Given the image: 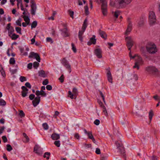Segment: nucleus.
<instances>
[{"label":"nucleus","mask_w":160,"mask_h":160,"mask_svg":"<svg viewBox=\"0 0 160 160\" xmlns=\"http://www.w3.org/2000/svg\"><path fill=\"white\" fill-rule=\"evenodd\" d=\"M133 0H115L110 1V5L118 8H122L130 4Z\"/></svg>","instance_id":"1"},{"label":"nucleus","mask_w":160,"mask_h":160,"mask_svg":"<svg viewBox=\"0 0 160 160\" xmlns=\"http://www.w3.org/2000/svg\"><path fill=\"white\" fill-rule=\"evenodd\" d=\"M146 51L150 54H154L157 52L156 45L153 43L148 42L145 46Z\"/></svg>","instance_id":"2"},{"label":"nucleus","mask_w":160,"mask_h":160,"mask_svg":"<svg viewBox=\"0 0 160 160\" xmlns=\"http://www.w3.org/2000/svg\"><path fill=\"white\" fill-rule=\"evenodd\" d=\"M87 21L88 20L86 18L84 20L83 23L82 25V30L81 31H80L78 32V37L79 40L81 42H82L83 41V38L82 37V35H83V33L85 31L86 28L87 26Z\"/></svg>","instance_id":"3"},{"label":"nucleus","mask_w":160,"mask_h":160,"mask_svg":"<svg viewBox=\"0 0 160 160\" xmlns=\"http://www.w3.org/2000/svg\"><path fill=\"white\" fill-rule=\"evenodd\" d=\"M149 22L151 26L156 23V18L155 12L153 11L149 12Z\"/></svg>","instance_id":"4"},{"label":"nucleus","mask_w":160,"mask_h":160,"mask_svg":"<svg viewBox=\"0 0 160 160\" xmlns=\"http://www.w3.org/2000/svg\"><path fill=\"white\" fill-rule=\"evenodd\" d=\"M102 3L101 9L102 12L104 16H106L107 13V2L106 0H100Z\"/></svg>","instance_id":"5"},{"label":"nucleus","mask_w":160,"mask_h":160,"mask_svg":"<svg viewBox=\"0 0 160 160\" xmlns=\"http://www.w3.org/2000/svg\"><path fill=\"white\" fill-rule=\"evenodd\" d=\"M126 40L127 41V46L128 48V50L131 51V48L133 45L134 42L132 40L130 37H126Z\"/></svg>","instance_id":"6"},{"label":"nucleus","mask_w":160,"mask_h":160,"mask_svg":"<svg viewBox=\"0 0 160 160\" xmlns=\"http://www.w3.org/2000/svg\"><path fill=\"white\" fill-rule=\"evenodd\" d=\"M30 3H31V14L34 15H35V12L37 9L36 4L34 1V0H31Z\"/></svg>","instance_id":"7"},{"label":"nucleus","mask_w":160,"mask_h":160,"mask_svg":"<svg viewBox=\"0 0 160 160\" xmlns=\"http://www.w3.org/2000/svg\"><path fill=\"white\" fill-rule=\"evenodd\" d=\"M146 71L150 73H154L158 71V69L154 67L150 66L147 67L145 68Z\"/></svg>","instance_id":"8"},{"label":"nucleus","mask_w":160,"mask_h":160,"mask_svg":"<svg viewBox=\"0 0 160 160\" xmlns=\"http://www.w3.org/2000/svg\"><path fill=\"white\" fill-rule=\"evenodd\" d=\"M129 56L131 58H135V60L136 61V62L140 64L141 63L142 59L141 57L140 56H138V55H135L133 56H132L131 53V52H130L129 53Z\"/></svg>","instance_id":"9"},{"label":"nucleus","mask_w":160,"mask_h":160,"mask_svg":"<svg viewBox=\"0 0 160 160\" xmlns=\"http://www.w3.org/2000/svg\"><path fill=\"white\" fill-rule=\"evenodd\" d=\"M28 57L29 58H31L34 57L38 62H40L41 59L40 56L39 54L37 53H35L34 52H31Z\"/></svg>","instance_id":"10"},{"label":"nucleus","mask_w":160,"mask_h":160,"mask_svg":"<svg viewBox=\"0 0 160 160\" xmlns=\"http://www.w3.org/2000/svg\"><path fill=\"white\" fill-rule=\"evenodd\" d=\"M61 63L67 69H68L70 72H71V66L65 58H63L61 60Z\"/></svg>","instance_id":"11"},{"label":"nucleus","mask_w":160,"mask_h":160,"mask_svg":"<svg viewBox=\"0 0 160 160\" xmlns=\"http://www.w3.org/2000/svg\"><path fill=\"white\" fill-rule=\"evenodd\" d=\"M94 53L98 58H102V51L101 49L98 48L96 49L94 51Z\"/></svg>","instance_id":"12"},{"label":"nucleus","mask_w":160,"mask_h":160,"mask_svg":"<svg viewBox=\"0 0 160 160\" xmlns=\"http://www.w3.org/2000/svg\"><path fill=\"white\" fill-rule=\"evenodd\" d=\"M84 131L85 133L88 135V138L92 140V142L94 143H96L95 140L92 135V132H88L85 129H84Z\"/></svg>","instance_id":"13"},{"label":"nucleus","mask_w":160,"mask_h":160,"mask_svg":"<svg viewBox=\"0 0 160 160\" xmlns=\"http://www.w3.org/2000/svg\"><path fill=\"white\" fill-rule=\"evenodd\" d=\"M42 150V148L37 145H36L34 147V152L38 155L41 154Z\"/></svg>","instance_id":"14"},{"label":"nucleus","mask_w":160,"mask_h":160,"mask_svg":"<svg viewBox=\"0 0 160 160\" xmlns=\"http://www.w3.org/2000/svg\"><path fill=\"white\" fill-rule=\"evenodd\" d=\"M40 101V97L39 96H37L32 101V103L34 107L37 106L39 103Z\"/></svg>","instance_id":"15"},{"label":"nucleus","mask_w":160,"mask_h":160,"mask_svg":"<svg viewBox=\"0 0 160 160\" xmlns=\"http://www.w3.org/2000/svg\"><path fill=\"white\" fill-rule=\"evenodd\" d=\"M107 75L108 78V80L109 82L112 83V77L110 71V68H108L107 69Z\"/></svg>","instance_id":"16"},{"label":"nucleus","mask_w":160,"mask_h":160,"mask_svg":"<svg viewBox=\"0 0 160 160\" xmlns=\"http://www.w3.org/2000/svg\"><path fill=\"white\" fill-rule=\"evenodd\" d=\"M132 25L130 21L128 22V24L127 28L125 32V34L128 35L129 34L132 29Z\"/></svg>","instance_id":"17"},{"label":"nucleus","mask_w":160,"mask_h":160,"mask_svg":"<svg viewBox=\"0 0 160 160\" xmlns=\"http://www.w3.org/2000/svg\"><path fill=\"white\" fill-rule=\"evenodd\" d=\"M95 36L93 35L92 37L90 38L89 41L88 42V45L90 46L92 44H95L96 43V39H95Z\"/></svg>","instance_id":"18"},{"label":"nucleus","mask_w":160,"mask_h":160,"mask_svg":"<svg viewBox=\"0 0 160 160\" xmlns=\"http://www.w3.org/2000/svg\"><path fill=\"white\" fill-rule=\"evenodd\" d=\"M51 138L53 140H57L60 138V135L56 133H53L51 135Z\"/></svg>","instance_id":"19"},{"label":"nucleus","mask_w":160,"mask_h":160,"mask_svg":"<svg viewBox=\"0 0 160 160\" xmlns=\"http://www.w3.org/2000/svg\"><path fill=\"white\" fill-rule=\"evenodd\" d=\"M99 33L102 38L105 39H106L107 36L104 32L102 31L101 30H99Z\"/></svg>","instance_id":"20"},{"label":"nucleus","mask_w":160,"mask_h":160,"mask_svg":"<svg viewBox=\"0 0 160 160\" xmlns=\"http://www.w3.org/2000/svg\"><path fill=\"white\" fill-rule=\"evenodd\" d=\"M39 76L45 78L46 77L45 72L43 70H41L38 72Z\"/></svg>","instance_id":"21"},{"label":"nucleus","mask_w":160,"mask_h":160,"mask_svg":"<svg viewBox=\"0 0 160 160\" xmlns=\"http://www.w3.org/2000/svg\"><path fill=\"white\" fill-rule=\"evenodd\" d=\"M62 33L63 35L65 37H67L69 36L67 29L66 28H63L62 30Z\"/></svg>","instance_id":"22"},{"label":"nucleus","mask_w":160,"mask_h":160,"mask_svg":"<svg viewBox=\"0 0 160 160\" xmlns=\"http://www.w3.org/2000/svg\"><path fill=\"white\" fill-rule=\"evenodd\" d=\"M22 134L23 137L25 138V140L23 141V142L26 143L28 142L29 141V139L28 136L25 133H23Z\"/></svg>","instance_id":"23"},{"label":"nucleus","mask_w":160,"mask_h":160,"mask_svg":"<svg viewBox=\"0 0 160 160\" xmlns=\"http://www.w3.org/2000/svg\"><path fill=\"white\" fill-rule=\"evenodd\" d=\"M12 40H16L19 37V35L13 33L9 36Z\"/></svg>","instance_id":"24"},{"label":"nucleus","mask_w":160,"mask_h":160,"mask_svg":"<svg viewBox=\"0 0 160 160\" xmlns=\"http://www.w3.org/2000/svg\"><path fill=\"white\" fill-rule=\"evenodd\" d=\"M22 18L27 24H29L30 23V19L29 17L28 16H24Z\"/></svg>","instance_id":"25"},{"label":"nucleus","mask_w":160,"mask_h":160,"mask_svg":"<svg viewBox=\"0 0 160 160\" xmlns=\"http://www.w3.org/2000/svg\"><path fill=\"white\" fill-rule=\"evenodd\" d=\"M51 153L50 152H46L43 155V157L44 158H46L48 160L49 158V157Z\"/></svg>","instance_id":"26"},{"label":"nucleus","mask_w":160,"mask_h":160,"mask_svg":"<svg viewBox=\"0 0 160 160\" xmlns=\"http://www.w3.org/2000/svg\"><path fill=\"white\" fill-rule=\"evenodd\" d=\"M153 115V111L152 110H151L150 111V112H149V119H150V122H151V121L152 120V117Z\"/></svg>","instance_id":"27"},{"label":"nucleus","mask_w":160,"mask_h":160,"mask_svg":"<svg viewBox=\"0 0 160 160\" xmlns=\"http://www.w3.org/2000/svg\"><path fill=\"white\" fill-rule=\"evenodd\" d=\"M38 24V22L37 21H35L32 22L31 24V28H35L36 27Z\"/></svg>","instance_id":"28"},{"label":"nucleus","mask_w":160,"mask_h":160,"mask_svg":"<svg viewBox=\"0 0 160 160\" xmlns=\"http://www.w3.org/2000/svg\"><path fill=\"white\" fill-rule=\"evenodd\" d=\"M8 36H10L11 35L13 34V32L14 31V30L13 29V27H11L10 29H8Z\"/></svg>","instance_id":"29"},{"label":"nucleus","mask_w":160,"mask_h":160,"mask_svg":"<svg viewBox=\"0 0 160 160\" xmlns=\"http://www.w3.org/2000/svg\"><path fill=\"white\" fill-rule=\"evenodd\" d=\"M120 12L119 11H116L114 12L113 15L117 18H118L119 15L120 14Z\"/></svg>","instance_id":"30"},{"label":"nucleus","mask_w":160,"mask_h":160,"mask_svg":"<svg viewBox=\"0 0 160 160\" xmlns=\"http://www.w3.org/2000/svg\"><path fill=\"white\" fill-rule=\"evenodd\" d=\"M102 111L104 113V114L106 116H108V113L107 112V109H106V107L105 106H102Z\"/></svg>","instance_id":"31"},{"label":"nucleus","mask_w":160,"mask_h":160,"mask_svg":"<svg viewBox=\"0 0 160 160\" xmlns=\"http://www.w3.org/2000/svg\"><path fill=\"white\" fill-rule=\"evenodd\" d=\"M72 93L75 96L76 98L77 95L78 94V90L76 88H74L73 89Z\"/></svg>","instance_id":"32"},{"label":"nucleus","mask_w":160,"mask_h":160,"mask_svg":"<svg viewBox=\"0 0 160 160\" xmlns=\"http://www.w3.org/2000/svg\"><path fill=\"white\" fill-rule=\"evenodd\" d=\"M22 21V19L21 18H19L16 21V23L17 25L19 26H21V22Z\"/></svg>","instance_id":"33"},{"label":"nucleus","mask_w":160,"mask_h":160,"mask_svg":"<svg viewBox=\"0 0 160 160\" xmlns=\"http://www.w3.org/2000/svg\"><path fill=\"white\" fill-rule=\"evenodd\" d=\"M99 91V92L102 98V100H103V101L105 103V104L106 102H105L104 96V94L102 93V92L101 91Z\"/></svg>","instance_id":"34"},{"label":"nucleus","mask_w":160,"mask_h":160,"mask_svg":"<svg viewBox=\"0 0 160 160\" xmlns=\"http://www.w3.org/2000/svg\"><path fill=\"white\" fill-rule=\"evenodd\" d=\"M15 29L18 33L21 34H22L21 31V29L19 27H16L15 28Z\"/></svg>","instance_id":"35"},{"label":"nucleus","mask_w":160,"mask_h":160,"mask_svg":"<svg viewBox=\"0 0 160 160\" xmlns=\"http://www.w3.org/2000/svg\"><path fill=\"white\" fill-rule=\"evenodd\" d=\"M12 148L11 145L10 144H7V150L8 151H10L12 150Z\"/></svg>","instance_id":"36"},{"label":"nucleus","mask_w":160,"mask_h":160,"mask_svg":"<svg viewBox=\"0 0 160 160\" xmlns=\"http://www.w3.org/2000/svg\"><path fill=\"white\" fill-rule=\"evenodd\" d=\"M15 63V59L13 58H11L9 60V63L10 64H14Z\"/></svg>","instance_id":"37"},{"label":"nucleus","mask_w":160,"mask_h":160,"mask_svg":"<svg viewBox=\"0 0 160 160\" xmlns=\"http://www.w3.org/2000/svg\"><path fill=\"white\" fill-rule=\"evenodd\" d=\"M54 144L57 147H59L60 146V141L59 140L56 141L54 142Z\"/></svg>","instance_id":"38"},{"label":"nucleus","mask_w":160,"mask_h":160,"mask_svg":"<svg viewBox=\"0 0 160 160\" xmlns=\"http://www.w3.org/2000/svg\"><path fill=\"white\" fill-rule=\"evenodd\" d=\"M144 21L143 19L141 20L138 22V26L139 27H142L144 24Z\"/></svg>","instance_id":"39"},{"label":"nucleus","mask_w":160,"mask_h":160,"mask_svg":"<svg viewBox=\"0 0 160 160\" xmlns=\"http://www.w3.org/2000/svg\"><path fill=\"white\" fill-rule=\"evenodd\" d=\"M68 12H69V14L70 17L73 19V14H74V12L73 11H72L71 10L69 9L68 10Z\"/></svg>","instance_id":"40"},{"label":"nucleus","mask_w":160,"mask_h":160,"mask_svg":"<svg viewBox=\"0 0 160 160\" xmlns=\"http://www.w3.org/2000/svg\"><path fill=\"white\" fill-rule=\"evenodd\" d=\"M20 80L21 82H23L24 81H26L27 79L25 77L21 76L20 78Z\"/></svg>","instance_id":"41"},{"label":"nucleus","mask_w":160,"mask_h":160,"mask_svg":"<svg viewBox=\"0 0 160 160\" xmlns=\"http://www.w3.org/2000/svg\"><path fill=\"white\" fill-rule=\"evenodd\" d=\"M39 65V64L38 62H35L33 63V66L34 68H37L38 67Z\"/></svg>","instance_id":"42"},{"label":"nucleus","mask_w":160,"mask_h":160,"mask_svg":"<svg viewBox=\"0 0 160 160\" xmlns=\"http://www.w3.org/2000/svg\"><path fill=\"white\" fill-rule=\"evenodd\" d=\"M42 126L45 130H48V126L46 123H43Z\"/></svg>","instance_id":"43"},{"label":"nucleus","mask_w":160,"mask_h":160,"mask_svg":"<svg viewBox=\"0 0 160 160\" xmlns=\"http://www.w3.org/2000/svg\"><path fill=\"white\" fill-rule=\"evenodd\" d=\"M85 12V13L87 15H88L89 13L88 8V6H84Z\"/></svg>","instance_id":"44"},{"label":"nucleus","mask_w":160,"mask_h":160,"mask_svg":"<svg viewBox=\"0 0 160 160\" xmlns=\"http://www.w3.org/2000/svg\"><path fill=\"white\" fill-rule=\"evenodd\" d=\"M72 49L74 52L76 53L77 52V49L73 43L71 44Z\"/></svg>","instance_id":"45"},{"label":"nucleus","mask_w":160,"mask_h":160,"mask_svg":"<svg viewBox=\"0 0 160 160\" xmlns=\"http://www.w3.org/2000/svg\"><path fill=\"white\" fill-rule=\"evenodd\" d=\"M68 94L69 95V97L73 99L74 98L73 97H75V96L73 94V93H72V92L69 91H68Z\"/></svg>","instance_id":"46"},{"label":"nucleus","mask_w":160,"mask_h":160,"mask_svg":"<svg viewBox=\"0 0 160 160\" xmlns=\"http://www.w3.org/2000/svg\"><path fill=\"white\" fill-rule=\"evenodd\" d=\"M19 115L21 117H23L25 116L24 113L22 110H20L19 111Z\"/></svg>","instance_id":"47"},{"label":"nucleus","mask_w":160,"mask_h":160,"mask_svg":"<svg viewBox=\"0 0 160 160\" xmlns=\"http://www.w3.org/2000/svg\"><path fill=\"white\" fill-rule=\"evenodd\" d=\"M1 69V74L3 77L5 78L6 77L5 72L4 71H3L2 68Z\"/></svg>","instance_id":"48"},{"label":"nucleus","mask_w":160,"mask_h":160,"mask_svg":"<svg viewBox=\"0 0 160 160\" xmlns=\"http://www.w3.org/2000/svg\"><path fill=\"white\" fill-rule=\"evenodd\" d=\"M140 64L135 62L134 65L133 66V68H137L138 69H139V65Z\"/></svg>","instance_id":"49"},{"label":"nucleus","mask_w":160,"mask_h":160,"mask_svg":"<svg viewBox=\"0 0 160 160\" xmlns=\"http://www.w3.org/2000/svg\"><path fill=\"white\" fill-rule=\"evenodd\" d=\"M22 97H24L27 96L28 93V91H22Z\"/></svg>","instance_id":"50"},{"label":"nucleus","mask_w":160,"mask_h":160,"mask_svg":"<svg viewBox=\"0 0 160 160\" xmlns=\"http://www.w3.org/2000/svg\"><path fill=\"white\" fill-rule=\"evenodd\" d=\"M6 104V102L3 99H1V106H5Z\"/></svg>","instance_id":"51"},{"label":"nucleus","mask_w":160,"mask_h":160,"mask_svg":"<svg viewBox=\"0 0 160 160\" xmlns=\"http://www.w3.org/2000/svg\"><path fill=\"white\" fill-rule=\"evenodd\" d=\"M59 80L62 83L64 81V75L62 74L60 77L59 78Z\"/></svg>","instance_id":"52"},{"label":"nucleus","mask_w":160,"mask_h":160,"mask_svg":"<svg viewBox=\"0 0 160 160\" xmlns=\"http://www.w3.org/2000/svg\"><path fill=\"white\" fill-rule=\"evenodd\" d=\"M35 94L37 96H39L40 95L42 96V95H43L44 94L43 93H41L38 90L36 91Z\"/></svg>","instance_id":"53"},{"label":"nucleus","mask_w":160,"mask_h":160,"mask_svg":"<svg viewBox=\"0 0 160 160\" xmlns=\"http://www.w3.org/2000/svg\"><path fill=\"white\" fill-rule=\"evenodd\" d=\"M35 95L33 94H32L29 96V98L30 100H32L35 98Z\"/></svg>","instance_id":"54"},{"label":"nucleus","mask_w":160,"mask_h":160,"mask_svg":"<svg viewBox=\"0 0 160 160\" xmlns=\"http://www.w3.org/2000/svg\"><path fill=\"white\" fill-rule=\"evenodd\" d=\"M16 1L17 2V6L18 8L19 4H20V6L21 5V4H22V0H16Z\"/></svg>","instance_id":"55"},{"label":"nucleus","mask_w":160,"mask_h":160,"mask_svg":"<svg viewBox=\"0 0 160 160\" xmlns=\"http://www.w3.org/2000/svg\"><path fill=\"white\" fill-rule=\"evenodd\" d=\"M94 123L96 125H98L100 123V121L98 119H96L94 121Z\"/></svg>","instance_id":"56"},{"label":"nucleus","mask_w":160,"mask_h":160,"mask_svg":"<svg viewBox=\"0 0 160 160\" xmlns=\"http://www.w3.org/2000/svg\"><path fill=\"white\" fill-rule=\"evenodd\" d=\"M48 83V79H45L42 82V84L43 85H46Z\"/></svg>","instance_id":"57"},{"label":"nucleus","mask_w":160,"mask_h":160,"mask_svg":"<svg viewBox=\"0 0 160 160\" xmlns=\"http://www.w3.org/2000/svg\"><path fill=\"white\" fill-rule=\"evenodd\" d=\"M22 91H28V89L24 86H22L21 87Z\"/></svg>","instance_id":"58"},{"label":"nucleus","mask_w":160,"mask_h":160,"mask_svg":"<svg viewBox=\"0 0 160 160\" xmlns=\"http://www.w3.org/2000/svg\"><path fill=\"white\" fill-rule=\"evenodd\" d=\"M115 144L116 145L118 148H119L121 146V145L118 143V141H116L115 142Z\"/></svg>","instance_id":"59"},{"label":"nucleus","mask_w":160,"mask_h":160,"mask_svg":"<svg viewBox=\"0 0 160 160\" xmlns=\"http://www.w3.org/2000/svg\"><path fill=\"white\" fill-rule=\"evenodd\" d=\"M25 85L28 88H31V86L30 85V83L28 82H27L25 83Z\"/></svg>","instance_id":"60"},{"label":"nucleus","mask_w":160,"mask_h":160,"mask_svg":"<svg viewBox=\"0 0 160 160\" xmlns=\"http://www.w3.org/2000/svg\"><path fill=\"white\" fill-rule=\"evenodd\" d=\"M95 152L96 154H101V152L99 148H96V150L95 151Z\"/></svg>","instance_id":"61"},{"label":"nucleus","mask_w":160,"mask_h":160,"mask_svg":"<svg viewBox=\"0 0 160 160\" xmlns=\"http://www.w3.org/2000/svg\"><path fill=\"white\" fill-rule=\"evenodd\" d=\"M10 71L12 73V74H14L16 73V72L17 71V69H12V70L11 69L10 70Z\"/></svg>","instance_id":"62"},{"label":"nucleus","mask_w":160,"mask_h":160,"mask_svg":"<svg viewBox=\"0 0 160 160\" xmlns=\"http://www.w3.org/2000/svg\"><path fill=\"white\" fill-rule=\"evenodd\" d=\"M2 140L3 141V142H6L8 140H7V138L6 136H2Z\"/></svg>","instance_id":"63"},{"label":"nucleus","mask_w":160,"mask_h":160,"mask_svg":"<svg viewBox=\"0 0 160 160\" xmlns=\"http://www.w3.org/2000/svg\"><path fill=\"white\" fill-rule=\"evenodd\" d=\"M46 88L47 90H51L52 89V87L50 85H48L46 86Z\"/></svg>","instance_id":"64"}]
</instances>
